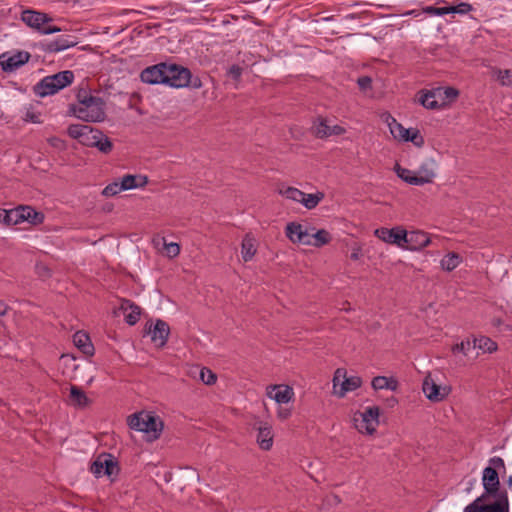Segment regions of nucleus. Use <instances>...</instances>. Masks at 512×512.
Here are the masks:
<instances>
[{
  "label": "nucleus",
  "instance_id": "nucleus-1",
  "mask_svg": "<svg viewBox=\"0 0 512 512\" xmlns=\"http://www.w3.org/2000/svg\"><path fill=\"white\" fill-rule=\"evenodd\" d=\"M78 103L70 106V112L86 122H101L105 119V103L100 97L92 96L86 90H79Z\"/></svg>",
  "mask_w": 512,
  "mask_h": 512
},
{
  "label": "nucleus",
  "instance_id": "nucleus-2",
  "mask_svg": "<svg viewBox=\"0 0 512 512\" xmlns=\"http://www.w3.org/2000/svg\"><path fill=\"white\" fill-rule=\"evenodd\" d=\"M464 512H509L508 493L498 496L481 495L467 505Z\"/></svg>",
  "mask_w": 512,
  "mask_h": 512
},
{
  "label": "nucleus",
  "instance_id": "nucleus-3",
  "mask_svg": "<svg viewBox=\"0 0 512 512\" xmlns=\"http://www.w3.org/2000/svg\"><path fill=\"white\" fill-rule=\"evenodd\" d=\"M74 80V73L70 70L58 72L54 75L46 76L35 87L34 92L45 97L53 95L61 89L69 86Z\"/></svg>",
  "mask_w": 512,
  "mask_h": 512
},
{
  "label": "nucleus",
  "instance_id": "nucleus-4",
  "mask_svg": "<svg viewBox=\"0 0 512 512\" xmlns=\"http://www.w3.org/2000/svg\"><path fill=\"white\" fill-rule=\"evenodd\" d=\"M129 426L137 431L151 433L154 438H158L163 428V423L154 415L140 412L129 417Z\"/></svg>",
  "mask_w": 512,
  "mask_h": 512
},
{
  "label": "nucleus",
  "instance_id": "nucleus-5",
  "mask_svg": "<svg viewBox=\"0 0 512 512\" xmlns=\"http://www.w3.org/2000/svg\"><path fill=\"white\" fill-rule=\"evenodd\" d=\"M21 19L27 26L42 34H52L61 31V28L57 26L46 25L52 21V18L42 12L25 10L22 12Z\"/></svg>",
  "mask_w": 512,
  "mask_h": 512
},
{
  "label": "nucleus",
  "instance_id": "nucleus-6",
  "mask_svg": "<svg viewBox=\"0 0 512 512\" xmlns=\"http://www.w3.org/2000/svg\"><path fill=\"white\" fill-rule=\"evenodd\" d=\"M379 415V407H367L363 412L354 416V425L360 433L372 435L379 425Z\"/></svg>",
  "mask_w": 512,
  "mask_h": 512
},
{
  "label": "nucleus",
  "instance_id": "nucleus-7",
  "mask_svg": "<svg viewBox=\"0 0 512 512\" xmlns=\"http://www.w3.org/2000/svg\"><path fill=\"white\" fill-rule=\"evenodd\" d=\"M362 379L359 376L346 377V370L338 368L333 376L334 394L342 398L347 392L354 391L361 387Z\"/></svg>",
  "mask_w": 512,
  "mask_h": 512
},
{
  "label": "nucleus",
  "instance_id": "nucleus-8",
  "mask_svg": "<svg viewBox=\"0 0 512 512\" xmlns=\"http://www.w3.org/2000/svg\"><path fill=\"white\" fill-rule=\"evenodd\" d=\"M67 133L71 138L77 139L79 143L87 147H94L97 138L101 136L100 130L84 124H71Z\"/></svg>",
  "mask_w": 512,
  "mask_h": 512
},
{
  "label": "nucleus",
  "instance_id": "nucleus-9",
  "mask_svg": "<svg viewBox=\"0 0 512 512\" xmlns=\"http://www.w3.org/2000/svg\"><path fill=\"white\" fill-rule=\"evenodd\" d=\"M191 77L188 68L176 64H166L165 84L175 88L187 87L191 83Z\"/></svg>",
  "mask_w": 512,
  "mask_h": 512
},
{
  "label": "nucleus",
  "instance_id": "nucleus-10",
  "mask_svg": "<svg viewBox=\"0 0 512 512\" xmlns=\"http://www.w3.org/2000/svg\"><path fill=\"white\" fill-rule=\"evenodd\" d=\"M118 465L110 454L99 455L91 464L90 471L96 476L107 475L109 477L118 473Z\"/></svg>",
  "mask_w": 512,
  "mask_h": 512
},
{
  "label": "nucleus",
  "instance_id": "nucleus-11",
  "mask_svg": "<svg viewBox=\"0 0 512 512\" xmlns=\"http://www.w3.org/2000/svg\"><path fill=\"white\" fill-rule=\"evenodd\" d=\"M482 485L485 496H498L501 493H507L505 489L500 488L498 471L495 468L485 467L482 473Z\"/></svg>",
  "mask_w": 512,
  "mask_h": 512
},
{
  "label": "nucleus",
  "instance_id": "nucleus-12",
  "mask_svg": "<svg viewBox=\"0 0 512 512\" xmlns=\"http://www.w3.org/2000/svg\"><path fill=\"white\" fill-rule=\"evenodd\" d=\"M422 389L426 397L432 402L443 401L451 392V387L437 384L430 374L425 377Z\"/></svg>",
  "mask_w": 512,
  "mask_h": 512
},
{
  "label": "nucleus",
  "instance_id": "nucleus-13",
  "mask_svg": "<svg viewBox=\"0 0 512 512\" xmlns=\"http://www.w3.org/2000/svg\"><path fill=\"white\" fill-rule=\"evenodd\" d=\"M285 233L287 238L293 242L298 244H310V232L308 229L297 222H290L286 225Z\"/></svg>",
  "mask_w": 512,
  "mask_h": 512
},
{
  "label": "nucleus",
  "instance_id": "nucleus-14",
  "mask_svg": "<svg viewBox=\"0 0 512 512\" xmlns=\"http://www.w3.org/2000/svg\"><path fill=\"white\" fill-rule=\"evenodd\" d=\"M29 59L30 54L26 51H20L14 55L4 53L0 55V65L5 72H12L27 63Z\"/></svg>",
  "mask_w": 512,
  "mask_h": 512
},
{
  "label": "nucleus",
  "instance_id": "nucleus-15",
  "mask_svg": "<svg viewBox=\"0 0 512 512\" xmlns=\"http://www.w3.org/2000/svg\"><path fill=\"white\" fill-rule=\"evenodd\" d=\"M431 240L423 231H406L404 236V247L409 250H420L430 244Z\"/></svg>",
  "mask_w": 512,
  "mask_h": 512
},
{
  "label": "nucleus",
  "instance_id": "nucleus-16",
  "mask_svg": "<svg viewBox=\"0 0 512 512\" xmlns=\"http://www.w3.org/2000/svg\"><path fill=\"white\" fill-rule=\"evenodd\" d=\"M374 235L386 243L396 244L399 247H404L403 241L405 230L400 227L392 229L384 227L378 228L374 231Z\"/></svg>",
  "mask_w": 512,
  "mask_h": 512
},
{
  "label": "nucleus",
  "instance_id": "nucleus-17",
  "mask_svg": "<svg viewBox=\"0 0 512 512\" xmlns=\"http://www.w3.org/2000/svg\"><path fill=\"white\" fill-rule=\"evenodd\" d=\"M148 333L156 346L163 347L167 343L170 328L164 320L157 319L153 327L152 325L149 326Z\"/></svg>",
  "mask_w": 512,
  "mask_h": 512
},
{
  "label": "nucleus",
  "instance_id": "nucleus-18",
  "mask_svg": "<svg viewBox=\"0 0 512 512\" xmlns=\"http://www.w3.org/2000/svg\"><path fill=\"white\" fill-rule=\"evenodd\" d=\"M166 63L145 68L140 75L141 80L148 84H165Z\"/></svg>",
  "mask_w": 512,
  "mask_h": 512
},
{
  "label": "nucleus",
  "instance_id": "nucleus-19",
  "mask_svg": "<svg viewBox=\"0 0 512 512\" xmlns=\"http://www.w3.org/2000/svg\"><path fill=\"white\" fill-rule=\"evenodd\" d=\"M314 132L318 138H328L332 135H342L346 132L345 128L340 125H329L327 119L319 118L314 123Z\"/></svg>",
  "mask_w": 512,
  "mask_h": 512
},
{
  "label": "nucleus",
  "instance_id": "nucleus-20",
  "mask_svg": "<svg viewBox=\"0 0 512 512\" xmlns=\"http://www.w3.org/2000/svg\"><path fill=\"white\" fill-rule=\"evenodd\" d=\"M267 396L279 404H286L294 397V391L287 385H271L267 387Z\"/></svg>",
  "mask_w": 512,
  "mask_h": 512
},
{
  "label": "nucleus",
  "instance_id": "nucleus-21",
  "mask_svg": "<svg viewBox=\"0 0 512 512\" xmlns=\"http://www.w3.org/2000/svg\"><path fill=\"white\" fill-rule=\"evenodd\" d=\"M257 437L256 441L259 447L264 451H269L273 446L274 434L272 426L268 423L259 422L256 427Z\"/></svg>",
  "mask_w": 512,
  "mask_h": 512
},
{
  "label": "nucleus",
  "instance_id": "nucleus-22",
  "mask_svg": "<svg viewBox=\"0 0 512 512\" xmlns=\"http://www.w3.org/2000/svg\"><path fill=\"white\" fill-rule=\"evenodd\" d=\"M434 165L435 162L433 160L421 164L419 169L415 171V179H412L415 185L421 186L433 182L436 176Z\"/></svg>",
  "mask_w": 512,
  "mask_h": 512
},
{
  "label": "nucleus",
  "instance_id": "nucleus-23",
  "mask_svg": "<svg viewBox=\"0 0 512 512\" xmlns=\"http://www.w3.org/2000/svg\"><path fill=\"white\" fill-rule=\"evenodd\" d=\"M119 310L122 311L125 321L129 325H135L139 321L141 309L130 300H122Z\"/></svg>",
  "mask_w": 512,
  "mask_h": 512
},
{
  "label": "nucleus",
  "instance_id": "nucleus-24",
  "mask_svg": "<svg viewBox=\"0 0 512 512\" xmlns=\"http://www.w3.org/2000/svg\"><path fill=\"white\" fill-rule=\"evenodd\" d=\"M124 191L145 187L148 183L147 176L126 174L120 179Z\"/></svg>",
  "mask_w": 512,
  "mask_h": 512
},
{
  "label": "nucleus",
  "instance_id": "nucleus-25",
  "mask_svg": "<svg viewBox=\"0 0 512 512\" xmlns=\"http://www.w3.org/2000/svg\"><path fill=\"white\" fill-rule=\"evenodd\" d=\"M418 101L421 105H423L427 109H440L441 104L439 102V92H437L436 88L429 91H421L419 93Z\"/></svg>",
  "mask_w": 512,
  "mask_h": 512
},
{
  "label": "nucleus",
  "instance_id": "nucleus-26",
  "mask_svg": "<svg viewBox=\"0 0 512 512\" xmlns=\"http://www.w3.org/2000/svg\"><path fill=\"white\" fill-rule=\"evenodd\" d=\"M68 402L70 405L76 408H85L89 405L90 400L82 389L75 385H72L70 387Z\"/></svg>",
  "mask_w": 512,
  "mask_h": 512
},
{
  "label": "nucleus",
  "instance_id": "nucleus-27",
  "mask_svg": "<svg viewBox=\"0 0 512 512\" xmlns=\"http://www.w3.org/2000/svg\"><path fill=\"white\" fill-rule=\"evenodd\" d=\"M73 342L75 346L81 350L85 355H93L94 347L90 341L89 336L82 332L78 331L73 335Z\"/></svg>",
  "mask_w": 512,
  "mask_h": 512
},
{
  "label": "nucleus",
  "instance_id": "nucleus-28",
  "mask_svg": "<svg viewBox=\"0 0 512 512\" xmlns=\"http://www.w3.org/2000/svg\"><path fill=\"white\" fill-rule=\"evenodd\" d=\"M23 213L21 211V206H18L14 209L4 210L0 209V219L7 225H17L23 222Z\"/></svg>",
  "mask_w": 512,
  "mask_h": 512
},
{
  "label": "nucleus",
  "instance_id": "nucleus-29",
  "mask_svg": "<svg viewBox=\"0 0 512 512\" xmlns=\"http://www.w3.org/2000/svg\"><path fill=\"white\" fill-rule=\"evenodd\" d=\"M256 251L254 237H252L251 234H246L241 244V255L243 260L245 262L250 261L254 257Z\"/></svg>",
  "mask_w": 512,
  "mask_h": 512
},
{
  "label": "nucleus",
  "instance_id": "nucleus-30",
  "mask_svg": "<svg viewBox=\"0 0 512 512\" xmlns=\"http://www.w3.org/2000/svg\"><path fill=\"white\" fill-rule=\"evenodd\" d=\"M371 385L375 390L388 389L395 391L398 388V381L394 378L376 376L373 378Z\"/></svg>",
  "mask_w": 512,
  "mask_h": 512
},
{
  "label": "nucleus",
  "instance_id": "nucleus-31",
  "mask_svg": "<svg viewBox=\"0 0 512 512\" xmlns=\"http://www.w3.org/2000/svg\"><path fill=\"white\" fill-rule=\"evenodd\" d=\"M23 215V222H28L32 225H39L44 221V214L36 211L31 206H21Z\"/></svg>",
  "mask_w": 512,
  "mask_h": 512
},
{
  "label": "nucleus",
  "instance_id": "nucleus-32",
  "mask_svg": "<svg viewBox=\"0 0 512 512\" xmlns=\"http://www.w3.org/2000/svg\"><path fill=\"white\" fill-rule=\"evenodd\" d=\"M310 240V246L319 248L329 244L332 240V235L327 230L320 229L317 230L315 233H310Z\"/></svg>",
  "mask_w": 512,
  "mask_h": 512
},
{
  "label": "nucleus",
  "instance_id": "nucleus-33",
  "mask_svg": "<svg viewBox=\"0 0 512 512\" xmlns=\"http://www.w3.org/2000/svg\"><path fill=\"white\" fill-rule=\"evenodd\" d=\"M436 90L439 92L438 99L442 108L448 105L450 102L455 101L459 95L458 90L453 87H438Z\"/></svg>",
  "mask_w": 512,
  "mask_h": 512
},
{
  "label": "nucleus",
  "instance_id": "nucleus-34",
  "mask_svg": "<svg viewBox=\"0 0 512 512\" xmlns=\"http://www.w3.org/2000/svg\"><path fill=\"white\" fill-rule=\"evenodd\" d=\"M386 121L389 126L390 133L394 139L402 141L404 136L409 133V130L406 129L402 124L398 123L392 116L388 115Z\"/></svg>",
  "mask_w": 512,
  "mask_h": 512
},
{
  "label": "nucleus",
  "instance_id": "nucleus-35",
  "mask_svg": "<svg viewBox=\"0 0 512 512\" xmlns=\"http://www.w3.org/2000/svg\"><path fill=\"white\" fill-rule=\"evenodd\" d=\"M461 262H462V257L458 253L449 252L442 258L440 265L443 270H445L447 272H451L455 268H457Z\"/></svg>",
  "mask_w": 512,
  "mask_h": 512
},
{
  "label": "nucleus",
  "instance_id": "nucleus-36",
  "mask_svg": "<svg viewBox=\"0 0 512 512\" xmlns=\"http://www.w3.org/2000/svg\"><path fill=\"white\" fill-rule=\"evenodd\" d=\"M325 195L323 192H316L313 194H306L303 192L302 198H301V204L311 210L314 209L323 199Z\"/></svg>",
  "mask_w": 512,
  "mask_h": 512
},
{
  "label": "nucleus",
  "instance_id": "nucleus-37",
  "mask_svg": "<svg viewBox=\"0 0 512 512\" xmlns=\"http://www.w3.org/2000/svg\"><path fill=\"white\" fill-rule=\"evenodd\" d=\"M75 45L76 42L69 40L68 38H59L51 41L47 46V50L49 52H60Z\"/></svg>",
  "mask_w": 512,
  "mask_h": 512
},
{
  "label": "nucleus",
  "instance_id": "nucleus-38",
  "mask_svg": "<svg viewBox=\"0 0 512 512\" xmlns=\"http://www.w3.org/2000/svg\"><path fill=\"white\" fill-rule=\"evenodd\" d=\"M479 348L483 350L484 352H493L497 349V344L492 341L490 338L487 337H481L479 339L473 340V349Z\"/></svg>",
  "mask_w": 512,
  "mask_h": 512
},
{
  "label": "nucleus",
  "instance_id": "nucleus-39",
  "mask_svg": "<svg viewBox=\"0 0 512 512\" xmlns=\"http://www.w3.org/2000/svg\"><path fill=\"white\" fill-rule=\"evenodd\" d=\"M409 133L402 139L403 142H412L416 147L420 148L424 145L425 141L420 131L416 128L408 129Z\"/></svg>",
  "mask_w": 512,
  "mask_h": 512
},
{
  "label": "nucleus",
  "instance_id": "nucleus-40",
  "mask_svg": "<svg viewBox=\"0 0 512 512\" xmlns=\"http://www.w3.org/2000/svg\"><path fill=\"white\" fill-rule=\"evenodd\" d=\"M279 194L286 197L289 200L295 201V202H301V198L303 195V191L295 188V187H282L278 190Z\"/></svg>",
  "mask_w": 512,
  "mask_h": 512
},
{
  "label": "nucleus",
  "instance_id": "nucleus-41",
  "mask_svg": "<svg viewBox=\"0 0 512 512\" xmlns=\"http://www.w3.org/2000/svg\"><path fill=\"white\" fill-rule=\"evenodd\" d=\"M394 170L399 178L410 185H415L412 179H415V172L411 171L407 168L401 167L399 164H396Z\"/></svg>",
  "mask_w": 512,
  "mask_h": 512
},
{
  "label": "nucleus",
  "instance_id": "nucleus-42",
  "mask_svg": "<svg viewBox=\"0 0 512 512\" xmlns=\"http://www.w3.org/2000/svg\"><path fill=\"white\" fill-rule=\"evenodd\" d=\"M123 191H124V188L122 187L120 180L117 179V180L113 181L112 183L108 184L102 190V195L105 197H113Z\"/></svg>",
  "mask_w": 512,
  "mask_h": 512
},
{
  "label": "nucleus",
  "instance_id": "nucleus-43",
  "mask_svg": "<svg viewBox=\"0 0 512 512\" xmlns=\"http://www.w3.org/2000/svg\"><path fill=\"white\" fill-rule=\"evenodd\" d=\"M494 74L497 77V80L500 82L502 86H511L512 85V71L510 69H496Z\"/></svg>",
  "mask_w": 512,
  "mask_h": 512
},
{
  "label": "nucleus",
  "instance_id": "nucleus-44",
  "mask_svg": "<svg viewBox=\"0 0 512 512\" xmlns=\"http://www.w3.org/2000/svg\"><path fill=\"white\" fill-rule=\"evenodd\" d=\"M472 349H473V341H470L469 339L462 341L460 343H457V344L453 345L451 348V350L454 354L462 353L465 356L469 355V353Z\"/></svg>",
  "mask_w": 512,
  "mask_h": 512
},
{
  "label": "nucleus",
  "instance_id": "nucleus-45",
  "mask_svg": "<svg viewBox=\"0 0 512 512\" xmlns=\"http://www.w3.org/2000/svg\"><path fill=\"white\" fill-rule=\"evenodd\" d=\"M94 147L98 148L103 153H109L112 150V142L110 139L101 132V136L97 138Z\"/></svg>",
  "mask_w": 512,
  "mask_h": 512
},
{
  "label": "nucleus",
  "instance_id": "nucleus-46",
  "mask_svg": "<svg viewBox=\"0 0 512 512\" xmlns=\"http://www.w3.org/2000/svg\"><path fill=\"white\" fill-rule=\"evenodd\" d=\"M199 377L203 383L206 385H212L216 382V375L208 368H201L199 372Z\"/></svg>",
  "mask_w": 512,
  "mask_h": 512
},
{
  "label": "nucleus",
  "instance_id": "nucleus-47",
  "mask_svg": "<svg viewBox=\"0 0 512 512\" xmlns=\"http://www.w3.org/2000/svg\"><path fill=\"white\" fill-rule=\"evenodd\" d=\"M166 253L169 257L174 258L180 253V246L177 243H164Z\"/></svg>",
  "mask_w": 512,
  "mask_h": 512
},
{
  "label": "nucleus",
  "instance_id": "nucleus-48",
  "mask_svg": "<svg viewBox=\"0 0 512 512\" xmlns=\"http://www.w3.org/2000/svg\"><path fill=\"white\" fill-rule=\"evenodd\" d=\"M489 466L495 468V471L503 470L505 471V463L504 460L501 457L495 456L489 459Z\"/></svg>",
  "mask_w": 512,
  "mask_h": 512
},
{
  "label": "nucleus",
  "instance_id": "nucleus-49",
  "mask_svg": "<svg viewBox=\"0 0 512 512\" xmlns=\"http://www.w3.org/2000/svg\"><path fill=\"white\" fill-rule=\"evenodd\" d=\"M453 8L452 13L466 14L472 10V6L469 3L462 2L456 6H450Z\"/></svg>",
  "mask_w": 512,
  "mask_h": 512
},
{
  "label": "nucleus",
  "instance_id": "nucleus-50",
  "mask_svg": "<svg viewBox=\"0 0 512 512\" xmlns=\"http://www.w3.org/2000/svg\"><path fill=\"white\" fill-rule=\"evenodd\" d=\"M243 69L239 65H232L228 70V75L235 81H239L242 75Z\"/></svg>",
  "mask_w": 512,
  "mask_h": 512
},
{
  "label": "nucleus",
  "instance_id": "nucleus-51",
  "mask_svg": "<svg viewBox=\"0 0 512 512\" xmlns=\"http://www.w3.org/2000/svg\"><path fill=\"white\" fill-rule=\"evenodd\" d=\"M371 82H372V80L368 76L360 77L357 80V83H358L359 87L361 89H363V90L370 88L371 87Z\"/></svg>",
  "mask_w": 512,
  "mask_h": 512
},
{
  "label": "nucleus",
  "instance_id": "nucleus-52",
  "mask_svg": "<svg viewBox=\"0 0 512 512\" xmlns=\"http://www.w3.org/2000/svg\"><path fill=\"white\" fill-rule=\"evenodd\" d=\"M36 269H37V273L40 277L46 278L51 275V271L46 265L39 264L36 266Z\"/></svg>",
  "mask_w": 512,
  "mask_h": 512
},
{
  "label": "nucleus",
  "instance_id": "nucleus-53",
  "mask_svg": "<svg viewBox=\"0 0 512 512\" xmlns=\"http://www.w3.org/2000/svg\"><path fill=\"white\" fill-rule=\"evenodd\" d=\"M362 256V248L360 245H355L352 247V252L350 254V258L354 261H357Z\"/></svg>",
  "mask_w": 512,
  "mask_h": 512
},
{
  "label": "nucleus",
  "instance_id": "nucleus-54",
  "mask_svg": "<svg viewBox=\"0 0 512 512\" xmlns=\"http://www.w3.org/2000/svg\"><path fill=\"white\" fill-rule=\"evenodd\" d=\"M453 8L448 7H436L435 15L442 16L452 13Z\"/></svg>",
  "mask_w": 512,
  "mask_h": 512
},
{
  "label": "nucleus",
  "instance_id": "nucleus-55",
  "mask_svg": "<svg viewBox=\"0 0 512 512\" xmlns=\"http://www.w3.org/2000/svg\"><path fill=\"white\" fill-rule=\"evenodd\" d=\"M277 415L280 419L285 420L291 415V410L287 408H280L277 412Z\"/></svg>",
  "mask_w": 512,
  "mask_h": 512
},
{
  "label": "nucleus",
  "instance_id": "nucleus-56",
  "mask_svg": "<svg viewBox=\"0 0 512 512\" xmlns=\"http://www.w3.org/2000/svg\"><path fill=\"white\" fill-rule=\"evenodd\" d=\"M8 305L2 301H0V316L6 315L8 311Z\"/></svg>",
  "mask_w": 512,
  "mask_h": 512
},
{
  "label": "nucleus",
  "instance_id": "nucleus-57",
  "mask_svg": "<svg viewBox=\"0 0 512 512\" xmlns=\"http://www.w3.org/2000/svg\"><path fill=\"white\" fill-rule=\"evenodd\" d=\"M436 7L428 6L424 8V12L430 15H435Z\"/></svg>",
  "mask_w": 512,
  "mask_h": 512
},
{
  "label": "nucleus",
  "instance_id": "nucleus-58",
  "mask_svg": "<svg viewBox=\"0 0 512 512\" xmlns=\"http://www.w3.org/2000/svg\"><path fill=\"white\" fill-rule=\"evenodd\" d=\"M388 403H389V406L393 407L396 403H397V400L395 397H391L389 400H388Z\"/></svg>",
  "mask_w": 512,
  "mask_h": 512
},
{
  "label": "nucleus",
  "instance_id": "nucleus-59",
  "mask_svg": "<svg viewBox=\"0 0 512 512\" xmlns=\"http://www.w3.org/2000/svg\"><path fill=\"white\" fill-rule=\"evenodd\" d=\"M192 86L194 88H200L201 87V81L197 79L195 82L192 83Z\"/></svg>",
  "mask_w": 512,
  "mask_h": 512
},
{
  "label": "nucleus",
  "instance_id": "nucleus-60",
  "mask_svg": "<svg viewBox=\"0 0 512 512\" xmlns=\"http://www.w3.org/2000/svg\"><path fill=\"white\" fill-rule=\"evenodd\" d=\"M507 485L511 488L512 487V476H509L507 479Z\"/></svg>",
  "mask_w": 512,
  "mask_h": 512
},
{
  "label": "nucleus",
  "instance_id": "nucleus-61",
  "mask_svg": "<svg viewBox=\"0 0 512 512\" xmlns=\"http://www.w3.org/2000/svg\"><path fill=\"white\" fill-rule=\"evenodd\" d=\"M53 144L56 145V142H59V139H53Z\"/></svg>",
  "mask_w": 512,
  "mask_h": 512
}]
</instances>
